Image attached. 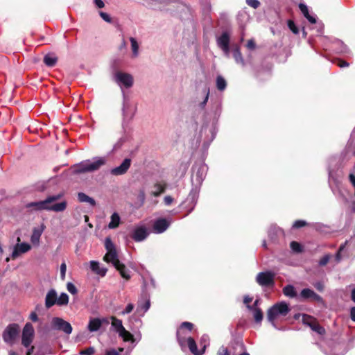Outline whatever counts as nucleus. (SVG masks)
I'll return each instance as SVG.
<instances>
[{
  "instance_id": "680f3d73",
  "label": "nucleus",
  "mask_w": 355,
  "mask_h": 355,
  "mask_svg": "<svg viewBox=\"0 0 355 355\" xmlns=\"http://www.w3.org/2000/svg\"><path fill=\"white\" fill-rule=\"evenodd\" d=\"M30 319L33 321V322H36L38 320V317H37V315L35 312H32L31 314H30Z\"/></svg>"
},
{
  "instance_id": "4c0bfd02",
  "label": "nucleus",
  "mask_w": 355,
  "mask_h": 355,
  "mask_svg": "<svg viewBox=\"0 0 355 355\" xmlns=\"http://www.w3.org/2000/svg\"><path fill=\"white\" fill-rule=\"evenodd\" d=\"M67 291L72 295H76L77 293V288L71 282H68L67 284Z\"/></svg>"
},
{
  "instance_id": "603ef678",
  "label": "nucleus",
  "mask_w": 355,
  "mask_h": 355,
  "mask_svg": "<svg viewBox=\"0 0 355 355\" xmlns=\"http://www.w3.org/2000/svg\"><path fill=\"white\" fill-rule=\"evenodd\" d=\"M205 344L206 346L209 344V337L207 335H203L200 340V346H202V347Z\"/></svg>"
},
{
  "instance_id": "bf43d9fd",
  "label": "nucleus",
  "mask_w": 355,
  "mask_h": 355,
  "mask_svg": "<svg viewBox=\"0 0 355 355\" xmlns=\"http://www.w3.org/2000/svg\"><path fill=\"white\" fill-rule=\"evenodd\" d=\"M337 64L341 68L346 67L349 66L348 62H347L346 61H344V60H340L338 61Z\"/></svg>"
},
{
  "instance_id": "f704fd0d",
  "label": "nucleus",
  "mask_w": 355,
  "mask_h": 355,
  "mask_svg": "<svg viewBox=\"0 0 355 355\" xmlns=\"http://www.w3.org/2000/svg\"><path fill=\"white\" fill-rule=\"evenodd\" d=\"M203 93L205 94L204 100L200 103V107L201 108H204L207 103L209 96V87H205L203 90Z\"/></svg>"
},
{
  "instance_id": "ddd939ff",
  "label": "nucleus",
  "mask_w": 355,
  "mask_h": 355,
  "mask_svg": "<svg viewBox=\"0 0 355 355\" xmlns=\"http://www.w3.org/2000/svg\"><path fill=\"white\" fill-rule=\"evenodd\" d=\"M166 183L164 180H157L153 183L148 189L149 194L153 197H158L165 192Z\"/></svg>"
},
{
  "instance_id": "37998d69",
  "label": "nucleus",
  "mask_w": 355,
  "mask_h": 355,
  "mask_svg": "<svg viewBox=\"0 0 355 355\" xmlns=\"http://www.w3.org/2000/svg\"><path fill=\"white\" fill-rule=\"evenodd\" d=\"M302 320L304 323L307 324L310 327H311L314 324L313 318L306 315H303Z\"/></svg>"
},
{
  "instance_id": "9d476101",
  "label": "nucleus",
  "mask_w": 355,
  "mask_h": 355,
  "mask_svg": "<svg viewBox=\"0 0 355 355\" xmlns=\"http://www.w3.org/2000/svg\"><path fill=\"white\" fill-rule=\"evenodd\" d=\"M31 245L26 242H21V238L18 236L17 238V243L13 247V250L11 254V258L15 259L19 257L21 254H24L30 251Z\"/></svg>"
},
{
  "instance_id": "7c9ffc66",
  "label": "nucleus",
  "mask_w": 355,
  "mask_h": 355,
  "mask_svg": "<svg viewBox=\"0 0 355 355\" xmlns=\"http://www.w3.org/2000/svg\"><path fill=\"white\" fill-rule=\"evenodd\" d=\"M314 293V291L309 289V288H304L300 295H299V298L301 299V300H306V299H309V298H311L313 295Z\"/></svg>"
},
{
  "instance_id": "c03bdc74",
  "label": "nucleus",
  "mask_w": 355,
  "mask_h": 355,
  "mask_svg": "<svg viewBox=\"0 0 355 355\" xmlns=\"http://www.w3.org/2000/svg\"><path fill=\"white\" fill-rule=\"evenodd\" d=\"M99 15L107 23L112 22V18L107 13L101 11L99 12Z\"/></svg>"
},
{
  "instance_id": "a19ab883",
  "label": "nucleus",
  "mask_w": 355,
  "mask_h": 355,
  "mask_svg": "<svg viewBox=\"0 0 355 355\" xmlns=\"http://www.w3.org/2000/svg\"><path fill=\"white\" fill-rule=\"evenodd\" d=\"M67 271V265L64 262L62 263L60 265V278L62 280L65 279Z\"/></svg>"
},
{
  "instance_id": "39448f33",
  "label": "nucleus",
  "mask_w": 355,
  "mask_h": 355,
  "mask_svg": "<svg viewBox=\"0 0 355 355\" xmlns=\"http://www.w3.org/2000/svg\"><path fill=\"white\" fill-rule=\"evenodd\" d=\"M111 325L114 330L118 334L119 336L122 338L124 342H130L133 345L130 350L135 346L136 339L134 336L125 329L122 324V321L114 316H112Z\"/></svg>"
},
{
  "instance_id": "473e14b6",
  "label": "nucleus",
  "mask_w": 355,
  "mask_h": 355,
  "mask_svg": "<svg viewBox=\"0 0 355 355\" xmlns=\"http://www.w3.org/2000/svg\"><path fill=\"white\" fill-rule=\"evenodd\" d=\"M233 55L236 63L241 64L243 66L244 65V60L243 59L241 53L239 49L236 48L234 50Z\"/></svg>"
},
{
  "instance_id": "6e6d98bb",
  "label": "nucleus",
  "mask_w": 355,
  "mask_h": 355,
  "mask_svg": "<svg viewBox=\"0 0 355 355\" xmlns=\"http://www.w3.org/2000/svg\"><path fill=\"white\" fill-rule=\"evenodd\" d=\"M94 3L98 8H103L105 6V3L102 0H94Z\"/></svg>"
},
{
  "instance_id": "412c9836",
  "label": "nucleus",
  "mask_w": 355,
  "mask_h": 355,
  "mask_svg": "<svg viewBox=\"0 0 355 355\" xmlns=\"http://www.w3.org/2000/svg\"><path fill=\"white\" fill-rule=\"evenodd\" d=\"M58 301V296L57 293L54 289H51L49 291V292L46 293V297H45V306L47 309L51 308L54 304H57Z\"/></svg>"
},
{
  "instance_id": "4468645a",
  "label": "nucleus",
  "mask_w": 355,
  "mask_h": 355,
  "mask_svg": "<svg viewBox=\"0 0 355 355\" xmlns=\"http://www.w3.org/2000/svg\"><path fill=\"white\" fill-rule=\"evenodd\" d=\"M52 324L55 329L61 330L67 334H70L72 332V327L70 323L60 318H53Z\"/></svg>"
},
{
  "instance_id": "e2e57ef3",
  "label": "nucleus",
  "mask_w": 355,
  "mask_h": 355,
  "mask_svg": "<svg viewBox=\"0 0 355 355\" xmlns=\"http://www.w3.org/2000/svg\"><path fill=\"white\" fill-rule=\"evenodd\" d=\"M123 142V139H120L114 146V148H113V150H117L118 148H120V146H121L122 143Z\"/></svg>"
},
{
  "instance_id": "2eb2a0df",
  "label": "nucleus",
  "mask_w": 355,
  "mask_h": 355,
  "mask_svg": "<svg viewBox=\"0 0 355 355\" xmlns=\"http://www.w3.org/2000/svg\"><path fill=\"white\" fill-rule=\"evenodd\" d=\"M184 340L186 343L184 346L182 347V348H184L187 346L190 352L194 355H202L205 352L206 348L205 344L203 345L201 349H198L193 338H192L191 337L186 338L185 336Z\"/></svg>"
},
{
  "instance_id": "13d9d810",
  "label": "nucleus",
  "mask_w": 355,
  "mask_h": 355,
  "mask_svg": "<svg viewBox=\"0 0 355 355\" xmlns=\"http://www.w3.org/2000/svg\"><path fill=\"white\" fill-rule=\"evenodd\" d=\"M247 47L249 49H254L255 48V43L252 40H248L247 43Z\"/></svg>"
},
{
  "instance_id": "aec40b11",
  "label": "nucleus",
  "mask_w": 355,
  "mask_h": 355,
  "mask_svg": "<svg viewBox=\"0 0 355 355\" xmlns=\"http://www.w3.org/2000/svg\"><path fill=\"white\" fill-rule=\"evenodd\" d=\"M45 226L42 224L40 227H35L31 236V241L33 245L38 246L40 237L44 230Z\"/></svg>"
},
{
  "instance_id": "2f4dec72",
  "label": "nucleus",
  "mask_w": 355,
  "mask_h": 355,
  "mask_svg": "<svg viewBox=\"0 0 355 355\" xmlns=\"http://www.w3.org/2000/svg\"><path fill=\"white\" fill-rule=\"evenodd\" d=\"M69 303V296L67 293H62L58 297L57 304L60 306L67 305Z\"/></svg>"
},
{
  "instance_id": "b1692460",
  "label": "nucleus",
  "mask_w": 355,
  "mask_h": 355,
  "mask_svg": "<svg viewBox=\"0 0 355 355\" xmlns=\"http://www.w3.org/2000/svg\"><path fill=\"white\" fill-rule=\"evenodd\" d=\"M102 325V321L99 318L90 319L88 324V329L91 332L98 331Z\"/></svg>"
},
{
  "instance_id": "f3484780",
  "label": "nucleus",
  "mask_w": 355,
  "mask_h": 355,
  "mask_svg": "<svg viewBox=\"0 0 355 355\" xmlns=\"http://www.w3.org/2000/svg\"><path fill=\"white\" fill-rule=\"evenodd\" d=\"M193 327V324L189 322H184L182 323L180 327L177 331V338L179 342V344L181 347L184 346L185 345V340L184 337L185 336H183L184 334V329H187L189 331H191Z\"/></svg>"
},
{
  "instance_id": "5701e85b",
  "label": "nucleus",
  "mask_w": 355,
  "mask_h": 355,
  "mask_svg": "<svg viewBox=\"0 0 355 355\" xmlns=\"http://www.w3.org/2000/svg\"><path fill=\"white\" fill-rule=\"evenodd\" d=\"M299 8L304 17H306L311 24L316 23V18L309 14V8L306 4L302 3H300Z\"/></svg>"
},
{
  "instance_id": "c756f323",
  "label": "nucleus",
  "mask_w": 355,
  "mask_h": 355,
  "mask_svg": "<svg viewBox=\"0 0 355 355\" xmlns=\"http://www.w3.org/2000/svg\"><path fill=\"white\" fill-rule=\"evenodd\" d=\"M227 87V82L223 77L218 76L216 78V87L220 91H223Z\"/></svg>"
},
{
  "instance_id": "a878e982",
  "label": "nucleus",
  "mask_w": 355,
  "mask_h": 355,
  "mask_svg": "<svg viewBox=\"0 0 355 355\" xmlns=\"http://www.w3.org/2000/svg\"><path fill=\"white\" fill-rule=\"evenodd\" d=\"M120 220H121V218H120L119 215L116 212L114 213L111 216V220H110V223L108 224V227L110 229L116 228L119 225Z\"/></svg>"
},
{
  "instance_id": "79ce46f5",
  "label": "nucleus",
  "mask_w": 355,
  "mask_h": 355,
  "mask_svg": "<svg viewBox=\"0 0 355 355\" xmlns=\"http://www.w3.org/2000/svg\"><path fill=\"white\" fill-rule=\"evenodd\" d=\"M288 26L289 28V29L295 34H297L298 33V28H297V26H295V23L291 21V20H289L288 21Z\"/></svg>"
},
{
  "instance_id": "774afa93",
  "label": "nucleus",
  "mask_w": 355,
  "mask_h": 355,
  "mask_svg": "<svg viewBox=\"0 0 355 355\" xmlns=\"http://www.w3.org/2000/svg\"><path fill=\"white\" fill-rule=\"evenodd\" d=\"M349 180L352 185L355 184V176L353 174L349 175Z\"/></svg>"
},
{
  "instance_id": "5fc2aeb1",
  "label": "nucleus",
  "mask_w": 355,
  "mask_h": 355,
  "mask_svg": "<svg viewBox=\"0 0 355 355\" xmlns=\"http://www.w3.org/2000/svg\"><path fill=\"white\" fill-rule=\"evenodd\" d=\"M164 202L166 205H170L173 202V198L170 196H166L164 198Z\"/></svg>"
},
{
  "instance_id": "8fccbe9b",
  "label": "nucleus",
  "mask_w": 355,
  "mask_h": 355,
  "mask_svg": "<svg viewBox=\"0 0 355 355\" xmlns=\"http://www.w3.org/2000/svg\"><path fill=\"white\" fill-rule=\"evenodd\" d=\"M252 297H250L249 296H245V297H244V300H243V302H244V304H246L247 308H248V309H250H250H252V308H253V306H250V303L252 302Z\"/></svg>"
},
{
  "instance_id": "c85d7f7f",
  "label": "nucleus",
  "mask_w": 355,
  "mask_h": 355,
  "mask_svg": "<svg viewBox=\"0 0 355 355\" xmlns=\"http://www.w3.org/2000/svg\"><path fill=\"white\" fill-rule=\"evenodd\" d=\"M130 41L131 43L132 57L137 58L139 55V44L134 37H130Z\"/></svg>"
},
{
  "instance_id": "de8ad7c7",
  "label": "nucleus",
  "mask_w": 355,
  "mask_h": 355,
  "mask_svg": "<svg viewBox=\"0 0 355 355\" xmlns=\"http://www.w3.org/2000/svg\"><path fill=\"white\" fill-rule=\"evenodd\" d=\"M306 224V221L304 220H296L294 223H293V227L294 228H300V227H304L305 226Z\"/></svg>"
},
{
  "instance_id": "58836bf2",
  "label": "nucleus",
  "mask_w": 355,
  "mask_h": 355,
  "mask_svg": "<svg viewBox=\"0 0 355 355\" xmlns=\"http://www.w3.org/2000/svg\"><path fill=\"white\" fill-rule=\"evenodd\" d=\"M246 3L252 8H257L260 6V2L258 0H245Z\"/></svg>"
},
{
  "instance_id": "c9c22d12",
  "label": "nucleus",
  "mask_w": 355,
  "mask_h": 355,
  "mask_svg": "<svg viewBox=\"0 0 355 355\" xmlns=\"http://www.w3.org/2000/svg\"><path fill=\"white\" fill-rule=\"evenodd\" d=\"M137 199L140 202V205H143L146 200V193H145V188H142L139 190Z\"/></svg>"
},
{
  "instance_id": "ea45409f",
  "label": "nucleus",
  "mask_w": 355,
  "mask_h": 355,
  "mask_svg": "<svg viewBox=\"0 0 355 355\" xmlns=\"http://www.w3.org/2000/svg\"><path fill=\"white\" fill-rule=\"evenodd\" d=\"M134 307H135V306L133 304L129 303L126 306L125 309L121 312V314L125 315V314H128V313H131Z\"/></svg>"
},
{
  "instance_id": "cd10ccee",
  "label": "nucleus",
  "mask_w": 355,
  "mask_h": 355,
  "mask_svg": "<svg viewBox=\"0 0 355 355\" xmlns=\"http://www.w3.org/2000/svg\"><path fill=\"white\" fill-rule=\"evenodd\" d=\"M58 58L52 54H47L44 58V62L48 67H53L57 62Z\"/></svg>"
},
{
  "instance_id": "052dcab7",
  "label": "nucleus",
  "mask_w": 355,
  "mask_h": 355,
  "mask_svg": "<svg viewBox=\"0 0 355 355\" xmlns=\"http://www.w3.org/2000/svg\"><path fill=\"white\" fill-rule=\"evenodd\" d=\"M311 299H312V300H313L315 301H317V302H322V297L319 295L315 293V292H314V293H313V296H312V297Z\"/></svg>"
},
{
  "instance_id": "49530a36",
  "label": "nucleus",
  "mask_w": 355,
  "mask_h": 355,
  "mask_svg": "<svg viewBox=\"0 0 355 355\" xmlns=\"http://www.w3.org/2000/svg\"><path fill=\"white\" fill-rule=\"evenodd\" d=\"M311 328L313 331H315L318 332V334H322L324 332V329L322 327H320V326H319L318 324H315V322H314V324L311 327Z\"/></svg>"
},
{
  "instance_id": "423d86ee",
  "label": "nucleus",
  "mask_w": 355,
  "mask_h": 355,
  "mask_svg": "<svg viewBox=\"0 0 355 355\" xmlns=\"http://www.w3.org/2000/svg\"><path fill=\"white\" fill-rule=\"evenodd\" d=\"M290 311L288 305L285 302H281L270 307L267 313V318L272 325L277 328L275 320L279 316L286 315Z\"/></svg>"
},
{
  "instance_id": "4be33fe9",
  "label": "nucleus",
  "mask_w": 355,
  "mask_h": 355,
  "mask_svg": "<svg viewBox=\"0 0 355 355\" xmlns=\"http://www.w3.org/2000/svg\"><path fill=\"white\" fill-rule=\"evenodd\" d=\"M91 270L96 274L104 277L107 273V269L100 266L99 262L96 261H91L89 262Z\"/></svg>"
},
{
  "instance_id": "f8f14e48",
  "label": "nucleus",
  "mask_w": 355,
  "mask_h": 355,
  "mask_svg": "<svg viewBox=\"0 0 355 355\" xmlns=\"http://www.w3.org/2000/svg\"><path fill=\"white\" fill-rule=\"evenodd\" d=\"M230 35L227 32H223L216 40L218 47L221 49L227 57L230 55Z\"/></svg>"
},
{
  "instance_id": "69168bd1",
  "label": "nucleus",
  "mask_w": 355,
  "mask_h": 355,
  "mask_svg": "<svg viewBox=\"0 0 355 355\" xmlns=\"http://www.w3.org/2000/svg\"><path fill=\"white\" fill-rule=\"evenodd\" d=\"M27 349L26 355H31L34 351V346L31 345L29 347H26Z\"/></svg>"
},
{
  "instance_id": "dca6fc26",
  "label": "nucleus",
  "mask_w": 355,
  "mask_h": 355,
  "mask_svg": "<svg viewBox=\"0 0 355 355\" xmlns=\"http://www.w3.org/2000/svg\"><path fill=\"white\" fill-rule=\"evenodd\" d=\"M131 165V159L125 158L120 166L114 167L110 170V173L112 175L118 176L125 174Z\"/></svg>"
},
{
  "instance_id": "f03ea898",
  "label": "nucleus",
  "mask_w": 355,
  "mask_h": 355,
  "mask_svg": "<svg viewBox=\"0 0 355 355\" xmlns=\"http://www.w3.org/2000/svg\"><path fill=\"white\" fill-rule=\"evenodd\" d=\"M105 248L107 252L103 257V260L107 263H112L120 272V275L123 278L127 280L130 279V270L124 264L120 262L116 247L111 239L109 237H107L105 239Z\"/></svg>"
},
{
  "instance_id": "72a5a7b5",
  "label": "nucleus",
  "mask_w": 355,
  "mask_h": 355,
  "mask_svg": "<svg viewBox=\"0 0 355 355\" xmlns=\"http://www.w3.org/2000/svg\"><path fill=\"white\" fill-rule=\"evenodd\" d=\"M253 311V315L257 322H260L263 319V313L259 308L255 307L251 309Z\"/></svg>"
},
{
  "instance_id": "864d4df0",
  "label": "nucleus",
  "mask_w": 355,
  "mask_h": 355,
  "mask_svg": "<svg viewBox=\"0 0 355 355\" xmlns=\"http://www.w3.org/2000/svg\"><path fill=\"white\" fill-rule=\"evenodd\" d=\"M150 305V301L147 300L144 304L139 305V308L144 310V312H146L149 309Z\"/></svg>"
},
{
  "instance_id": "0eeeda50",
  "label": "nucleus",
  "mask_w": 355,
  "mask_h": 355,
  "mask_svg": "<svg viewBox=\"0 0 355 355\" xmlns=\"http://www.w3.org/2000/svg\"><path fill=\"white\" fill-rule=\"evenodd\" d=\"M19 333V327L17 324H9L3 333V340L10 345H12Z\"/></svg>"
},
{
  "instance_id": "e433bc0d",
  "label": "nucleus",
  "mask_w": 355,
  "mask_h": 355,
  "mask_svg": "<svg viewBox=\"0 0 355 355\" xmlns=\"http://www.w3.org/2000/svg\"><path fill=\"white\" fill-rule=\"evenodd\" d=\"M290 247L295 252H300L302 250L301 245L296 241H292L290 244Z\"/></svg>"
},
{
  "instance_id": "bb28decb",
  "label": "nucleus",
  "mask_w": 355,
  "mask_h": 355,
  "mask_svg": "<svg viewBox=\"0 0 355 355\" xmlns=\"http://www.w3.org/2000/svg\"><path fill=\"white\" fill-rule=\"evenodd\" d=\"M283 293L288 297H296L297 293L293 286L287 285L283 288Z\"/></svg>"
},
{
  "instance_id": "09e8293b",
  "label": "nucleus",
  "mask_w": 355,
  "mask_h": 355,
  "mask_svg": "<svg viewBox=\"0 0 355 355\" xmlns=\"http://www.w3.org/2000/svg\"><path fill=\"white\" fill-rule=\"evenodd\" d=\"M217 355H230V353L226 347L222 346L219 348Z\"/></svg>"
},
{
  "instance_id": "1a4fd4ad",
  "label": "nucleus",
  "mask_w": 355,
  "mask_h": 355,
  "mask_svg": "<svg viewBox=\"0 0 355 355\" xmlns=\"http://www.w3.org/2000/svg\"><path fill=\"white\" fill-rule=\"evenodd\" d=\"M207 170V167L205 164L193 167L191 178L193 184H196V187L201 184L206 176Z\"/></svg>"
},
{
  "instance_id": "3c124183",
  "label": "nucleus",
  "mask_w": 355,
  "mask_h": 355,
  "mask_svg": "<svg viewBox=\"0 0 355 355\" xmlns=\"http://www.w3.org/2000/svg\"><path fill=\"white\" fill-rule=\"evenodd\" d=\"M330 257L329 255L324 256L320 261L319 264L320 266H325L329 261Z\"/></svg>"
},
{
  "instance_id": "6e6552de",
  "label": "nucleus",
  "mask_w": 355,
  "mask_h": 355,
  "mask_svg": "<svg viewBox=\"0 0 355 355\" xmlns=\"http://www.w3.org/2000/svg\"><path fill=\"white\" fill-rule=\"evenodd\" d=\"M35 337L34 328L30 322H27L23 328L21 334V344L24 347H29Z\"/></svg>"
},
{
  "instance_id": "7ed1b4c3",
  "label": "nucleus",
  "mask_w": 355,
  "mask_h": 355,
  "mask_svg": "<svg viewBox=\"0 0 355 355\" xmlns=\"http://www.w3.org/2000/svg\"><path fill=\"white\" fill-rule=\"evenodd\" d=\"M62 193L50 196L44 200L31 202L27 205L28 208L35 210H47L55 212H61L66 209L67 203L66 200L54 203L62 197Z\"/></svg>"
},
{
  "instance_id": "a211bd4d",
  "label": "nucleus",
  "mask_w": 355,
  "mask_h": 355,
  "mask_svg": "<svg viewBox=\"0 0 355 355\" xmlns=\"http://www.w3.org/2000/svg\"><path fill=\"white\" fill-rule=\"evenodd\" d=\"M148 235V232L146 228L144 226H140L134 230L132 239L137 242H140L144 241Z\"/></svg>"
},
{
  "instance_id": "4d7b16f0",
  "label": "nucleus",
  "mask_w": 355,
  "mask_h": 355,
  "mask_svg": "<svg viewBox=\"0 0 355 355\" xmlns=\"http://www.w3.org/2000/svg\"><path fill=\"white\" fill-rule=\"evenodd\" d=\"M314 286L315 288L319 291H322L323 289H324V284L322 282H316L315 284H314Z\"/></svg>"
},
{
  "instance_id": "f257e3e1",
  "label": "nucleus",
  "mask_w": 355,
  "mask_h": 355,
  "mask_svg": "<svg viewBox=\"0 0 355 355\" xmlns=\"http://www.w3.org/2000/svg\"><path fill=\"white\" fill-rule=\"evenodd\" d=\"M114 81L117 83V85L121 87L122 90L123 94V107H122V112H123V124L125 123V121H130L135 114V112L129 111V103L128 99L125 92L123 91V88H130L133 85L134 79L131 74L118 71L114 74Z\"/></svg>"
},
{
  "instance_id": "338daca9",
  "label": "nucleus",
  "mask_w": 355,
  "mask_h": 355,
  "mask_svg": "<svg viewBox=\"0 0 355 355\" xmlns=\"http://www.w3.org/2000/svg\"><path fill=\"white\" fill-rule=\"evenodd\" d=\"M351 318L355 322V307H352L350 311Z\"/></svg>"
},
{
  "instance_id": "6ab92c4d",
  "label": "nucleus",
  "mask_w": 355,
  "mask_h": 355,
  "mask_svg": "<svg viewBox=\"0 0 355 355\" xmlns=\"http://www.w3.org/2000/svg\"><path fill=\"white\" fill-rule=\"evenodd\" d=\"M170 222L165 218L157 220L153 225V230L155 233L160 234L164 232L169 227Z\"/></svg>"
},
{
  "instance_id": "393cba45",
  "label": "nucleus",
  "mask_w": 355,
  "mask_h": 355,
  "mask_svg": "<svg viewBox=\"0 0 355 355\" xmlns=\"http://www.w3.org/2000/svg\"><path fill=\"white\" fill-rule=\"evenodd\" d=\"M78 199L80 202H87L92 206H94L96 205V202L92 198L82 192L78 193Z\"/></svg>"
},
{
  "instance_id": "9b49d317",
  "label": "nucleus",
  "mask_w": 355,
  "mask_h": 355,
  "mask_svg": "<svg viewBox=\"0 0 355 355\" xmlns=\"http://www.w3.org/2000/svg\"><path fill=\"white\" fill-rule=\"evenodd\" d=\"M274 272L266 271L258 273L256 281L261 286H270L274 285Z\"/></svg>"
},
{
  "instance_id": "20e7f679",
  "label": "nucleus",
  "mask_w": 355,
  "mask_h": 355,
  "mask_svg": "<svg viewBox=\"0 0 355 355\" xmlns=\"http://www.w3.org/2000/svg\"><path fill=\"white\" fill-rule=\"evenodd\" d=\"M106 162L107 159L105 157H95L92 160L87 159L73 166V172L75 173L93 172L98 170Z\"/></svg>"
},
{
  "instance_id": "0e129e2a",
  "label": "nucleus",
  "mask_w": 355,
  "mask_h": 355,
  "mask_svg": "<svg viewBox=\"0 0 355 355\" xmlns=\"http://www.w3.org/2000/svg\"><path fill=\"white\" fill-rule=\"evenodd\" d=\"M119 352L115 349H110L106 352V355H119Z\"/></svg>"
},
{
  "instance_id": "a18cd8bd",
  "label": "nucleus",
  "mask_w": 355,
  "mask_h": 355,
  "mask_svg": "<svg viewBox=\"0 0 355 355\" xmlns=\"http://www.w3.org/2000/svg\"><path fill=\"white\" fill-rule=\"evenodd\" d=\"M95 352V349L93 347H89L85 350H83L80 352L81 355H92Z\"/></svg>"
}]
</instances>
